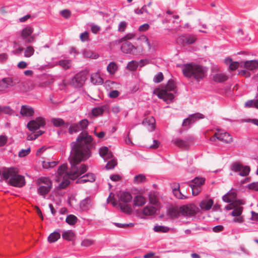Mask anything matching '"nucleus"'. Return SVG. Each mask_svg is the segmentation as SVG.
<instances>
[{"label": "nucleus", "instance_id": "obj_1", "mask_svg": "<svg viewBox=\"0 0 258 258\" xmlns=\"http://www.w3.org/2000/svg\"><path fill=\"white\" fill-rule=\"evenodd\" d=\"M92 140L91 136L83 132L78 136L77 141L72 143L69 158L71 164L70 172L67 171L66 164L60 166L57 170L56 180L61 181L59 185L60 188H64L69 184V179L74 180L86 172L87 167L85 165L81 164L80 167L79 165L82 161L87 160L91 156L90 147Z\"/></svg>", "mask_w": 258, "mask_h": 258}, {"label": "nucleus", "instance_id": "obj_2", "mask_svg": "<svg viewBox=\"0 0 258 258\" xmlns=\"http://www.w3.org/2000/svg\"><path fill=\"white\" fill-rule=\"evenodd\" d=\"M183 75L186 77H193L197 80L203 79L206 75V68L195 63H189L182 67Z\"/></svg>", "mask_w": 258, "mask_h": 258}, {"label": "nucleus", "instance_id": "obj_3", "mask_svg": "<svg viewBox=\"0 0 258 258\" xmlns=\"http://www.w3.org/2000/svg\"><path fill=\"white\" fill-rule=\"evenodd\" d=\"M3 176L5 179L13 186L20 187L25 184L24 177L18 174V170L16 168L11 167L5 169L3 172Z\"/></svg>", "mask_w": 258, "mask_h": 258}, {"label": "nucleus", "instance_id": "obj_4", "mask_svg": "<svg viewBox=\"0 0 258 258\" xmlns=\"http://www.w3.org/2000/svg\"><path fill=\"white\" fill-rule=\"evenodd\" d=\"M175 89V84L173 81H169L167 85L162 88H156L154 94L159 98L162 99L167 103L171 102L174 98V95L171 91Z\"/></svg>", "mask_w": 258, "mask_h": 258}, {"label": "nucleus", "instance_id": "obj_5", "mask_svg": "<svg viewBox=\"0 0 258 258\" xmlns=\"http://www.w3.org/2000/svg\"><path fill=\"white\" fill-rule=\"evenodd\" d=\"M38 183L40 184L37 189L38 193L44 197L47 194L52 187V183L50 180L46 177H41L38 180Z\"/></svg>", "mask_w": 258, "mask_h": 258}, {"label": "nucleus", "instance_id": "obj_6", "mask_svg": "<svg viewBox=\"0 0 258 258\" xmlns=\"http://www.w3.org/2000/svg\"><path fill=\"white\" fill-rule=\"evenodd\" d=\"M205 179L202 177H196L189 184L192 189V194L195 196L198 195L201 191V187L204 184Z\"/></svg>", "mask_w": 258, "mask_h": 258}, {"label": "nucleus", "instance_id": "obj_7", "mask_svg": "<svg viewBox=\"0 0 258 258\" xmlns=\"http://www.w3.org/2000/svg\"><path fill=\"white\" fill-rule=\"evenodd\" d=\"M46 121L44 118L39 116L35 119L30 121L27 125L28 129L31 132H35L40 127L44 126Z\"/></svg>", "mask_w": 258, "mask_h": 258}, {"label": "nucleus", "instance_id": "obj_8", "mask_svg": "<svg viewBox=\"0 0 258 258\" xmlns=\"http://www.w3.org/2000/svg\"><path fill=\"white\" fill-rule=\"evenodd\" d=\"M231 169L235 172H239V174L242 176L247 175L250 170L249 166H243L238 162L234 163L231 167Z\"/></svg>", "mask_w": 258, "mask_h": 258}, {"label": "nucleus", "instance_id": "obj_9", "mask_svg": "<svg viewBox=\"0 0 258 258\" xmlns=\"http://www.w3.org/2000/svg\"><path fill=\"white\" fill-rule=\"evenodd\" d=\"M197 212V208L192 204L180 207L181 215L185 217L194 216Z\"/></svg>", "mask_w": 258, "mask_h": 258}, {"label": "nucleus", "instance_id": "obj_10", "mask_svg": "<svg viewBox=\"0 0 258 258\" xmlns=\"http://www.w3.org/2000/svg\"><path fill=\"white\" fill-rule=\"evenodd\" d=\"M86 77L82 73H78L73 77L70 84L75 87H81L84 84Z\"/></svg>", "mask_w": 258, "mask_h": 258}, {"label": "nucleus", "instance_id": "obj_11", "mask_svg": "<svg viewBox=\"0 0 258 258\" xmlns=\"http://www.w3.org/2000/svg\"><path fill=\"white\" fill-rule=\"evenodd\" d=\"M33 29L30 26L24 28L21 31V36L23 40L27 43H31L34 40V36L31 35Z\"/></svg>", "mask_w": 258, "mask_h": 258}, {"label": "nucleus", "instance_id": "obj_12", "mask_svg": "<svg viewBox=\"0 0 258 258\" xmlns=\"http://www.w3.org/2000/svg\"><path fill=\"white\" fill-rule=\"evenodd\" d=\"M215 136L218 140L226 143H230L232 141L231 136L226 132H221L220 131H218L217 132L215 133Z\"/></svg>", "mask_w": 258, "mask_h": 258}, {"label": "nucleus", "instance_id": "obj_13", "mask_svg": "<svg viewBox=\"0 0 258 258\" xmlns=\"http://www.w3.org/2000/svg\"><path fill=\"white\" fill-rule=\"evenodd\" d=\"M204 116L200 113L191 114L183 121V126H187L195 122L198 119L204 118Z\"/></svg>", "mask_w": 258, "mask_h": 258}, {"label": "nucleus", "instance_id": "obj_14", "mask_svg": "<svg viewBox=\"0 0 258 258\" xmlns=\"http://www.w3.org/2000/svg\"><path fill=\"white\" fill-rule=\"evenodd\" d=\"M20 113L23 117H31L34 115V110L32 107L24 105L21 106Z\"/></svg>", "mask_w": 258, "mask_h": 258}, {"label": "nucleus", "instance_id": "obj_15", "mask_svg": "<svg viewBox=\"0 0 258 258\" xmlns=\"http://www.w3.org/2000/svg\"><path fill=\"white\" fill-rule=\"evenodd\" d=\"M133 200L134 206L137 207H142L147 203L146 198L141 194L135 196Z\"/></svg>", "mask_w": 258, "mask_h": 258}, {"label": "nucleus", "instance_id": "obj_16", "mask_svg": "<svg viewBox=\"0 0 258 258\" xmlns=\"http://www.w3.org/2000/svg\"><path fill=\"white\" fill-rule=\"evenodd\" d=\"M225 208L227 210H231L232 209H234L231 212V215L233 217H238L240 216L241 214L242 213L243 208L240 206H235V204L233 203L227 205Z\"/></svg>", "mask_w": 258, "mask_h": 258}, {"label": "nucleus", "instance_id": "obj_17", "mask_svg": "<svg viewBox=\"0 0 258 258\" xmlns=\"http://www.w3.org/2000/svg\"><path fill=\"white\" fill-rule=\"evenodd\" d=\"M143 124L150 132H152L155 128V119L153 116H149L143 121Z\"/></svg>", "mask_w": 258, "mask_h": 258}, {"label": "nucleus", "instance_id": "obj_18", "mask_svg": "<svg viewBox=\"0 0 258 258\" xmlns=\"http://www.w3.org/2000/svg\"><path fill=\"white\" fill-rule=\"evenodd\" d=\"M136 48L130 42H125L122 44L121 46V51L124 53H135Z\"/></svg>", "mask_w": 258, "mask_h": 258}, {"label": "nucleus", "instance_id": "obj_19", "mask_svg": "<svg viewBox=\"0 0 258 258\" xmlns=\"http://www.w3.org/2000/svg\"><path fill=\"white\" fill-rule=\"evenodd\" d=\"M12 86V81L10 78H4L0 81V92H5Z\"/></svg>", "mask_w": 258, "mask_h": 258}, {"label": "nucleus", "instance_id": "obj_20", "mask_svg": "<svg viewBox=\"0 0 258 258\" xmlns=\"http://www.w3.org/2000/svg\"><path fill=\"white\" fill-rule=\"evenodd\" d=\"M137 40L140 43L141 50H143V45L145 44L147 46L148 50L150 51L152 48L151 44L149 39L145 35H141L137 38Z\"/></svg>", "mask_w": 258, "mask_h": 258}, {"label": "nucleus", "instance_id": "obj_21", "mask_svg": "<svg viewBox=\"0 0 258 258\" xmlns=\"http://www.w3.org/2000/svg\"><path fill=\"white\" fill-rule=\"evenodd\" d=\"M236 192L234 189H231L227 194L223 196V200L227 203H232L236 198Z\"/></svg>", "mask_w": 258, "mask_h": 258}, {"label": "nucleus", "instance_id": "obj_22", "mask_svg": "<svg viewBox=\"0 0 258 258\" xmlns=\"http://www.w3.org/2000/svg\"><path fill=\"white\" fill-rule=\"evenodd\" d=\"M167 214L171 218H177L181 215L180 207L179 208L177 207L169 208Z\"/></svg>", "mask_w": 258, "mask_h": 258}, {"label": "nucleus", "instance_id": "obj_23", "mask_svg": "<svg viewBox=\"0 0 258 258\" xmlns=\"http://www.w3.org/2000/svg\"><path fill=\"white\" fill-rule=\"evenodd\" d=\"M214 204V202L212 199H205L202 200L199 206L203 211H207L210 210Z\"/></svg>", "mask_w": 258, "mask_h": 258}, {"label": "nucleus", "instance_id": "obj_24", "mask_svg": "<svg viewBox=\"0 0 258 258\" xmlns=\"http://www.w3.org/2000/svg\"><path fill=\"white\" fill-rule=\"evenodd\" d=\"M95 180V175L93 173H87L85 175L81 176L78 179L77 182L83 183L87 182H93Z\"/></svg>", "mask_w": 258, "mask_h": 258}, {"label": "nucleus", "instance_id": "obj_25", "mask_svg": "<svg viewBox=\"0 0 258 258\" xmlns=\"http://www.w3.org/2000/svg\"><path fill=\"white\" fill-rule=\"evenodd\" d=\"M99 154L105 161L111 158L112 156V153L106 147H102L99 149Z\"/></svg>", "mask_w": 258, "mask_h": 258}, {"label": "nucleus", "instance_id": "obj_26", "mask_svg": "<svg viewBox=\"0 0 258 258\" xmlns=\"http://www.w3.org/2000/svg\"><path fill=\"white\" fill-rule=\"evenodd\" d=\"M156 208L151 205H147L142 210V213L145 216H152L156 212Z\"/></svg>", "mask_w": 258, "mask_h": 258}, {"label": "nucleus", "instance_id": "obj_27", "mask_svg": "<svg viewBox=\"0 0 258 258\" xmlns=\"http://www.w3.org/2000/svg\"><path fill=\"white\" fill-rule=\"evenodd\" d=\"M92 203L90 199L86 198L82 200L80 204V207L82 211H87L91 209Z\"/></svg>", "mask_w": 258, "mask_h": 258}, {"label": "nucleus", "instance_id": "obj_28", "mask_svg": "<svg viewBox=\"0 0 258 258\" xmlns=\"http://www.w3.org/2000/svg\"><path fill=\"white\" fill-rule=\"evenodd\" d=\"M244 66L247 69L252 71L258 69V60H252L244 62Z\"/></svg>", "mask_w": 258, "mask_h": 258}, {"label": "nucleus", "instance_id": "obj_29", "mask_svg": "<svg viewBox=\"0 0 258 258\" xmlns=\"http://www.w3.org/2000/svg\"><path fill=\"white\" fill-rule=\"evenodd\" d=\"M119 199L123 203H128L131 202L133 198L131 193L127 191H123L120 194Z\"/></svg>", "mask_w": 258, "mask_h": 258}, {"label": "nucleus", "instance_id": "obj_30", "mask_svg": "<svg viewBox=\"0 0 258 258\" xmlns=\"http://www.w3.org/2000/svg\"><path fill=\"white\" fill-rule=\"evenodd\" d=\"M227 76L224 74L217 73L212 75V79L216 82H222L227 80Z\"/></svg>", "mask_w": 258, "mask_h": 258}, {"label": "nucleus", "instance_id": "obj_31", "mask_svg": "<svg viewBox=\"0 0 258 258\" xmlns=\"http://www.w3.org/2000/svg\"><path fill=\"white\" fill-rule=\"evenodd\" d=\"M119 207L121 211L125 214H131L133 212L132 206L127 203H120Z\"/></svg>", "mask_w": 258, "mask_h": 258}, {"label": "nucleus", "instance_id": "obj_32", "mask_svg": "<svg viewBox=\"0 0 258 258\" xmlns=\"http://www.w3.org/2000/svg\"><path fill=\"white\" fill-rule=\"evenodd\" d=\"M172 142L175 145L182 148L186 149L188 146V142L179 139L173 140Z\"/></svg>", "mask_w": 258, "mask_h": 258}, {"label": "nucleus", "instance_id": "obj_33", "mask_svg": "<svg viewBox=\"0 0 258 258\" xmlns=\"http://www.w3.org/2000/svg\"><path fill=\"white\" fill-rule=\"evenodd\" d=\"M83 54L84 57L92 59H97L99 57V54L91 50L85 49L83 51Z\"/></svg>", "mask_w": 258, "mask_h": 258}, {"label": "nucleus", "instance_id": "obj_34", "mask_svg": "<svg viewBox=\"0 0 258 258\" xmlns=\"http://www.w3.org/2000/svg\"><path fill=\"white\" fill-rule=\"evenodd\" d=\"M91 82L95 85H101L103 83V79L98 73L91 75Z\"/></svg>", "mask_w": 258, "mask_h": 258}, {"label": "nucleus", "instance_id": "obj_35", "mask_svg": "<svg viewBox=\"0 0 258 258\" xmlns=\"http://www.w3.org/2000/svg\"><path fill=\"white\" fill-rule=\"evenodd\" d=\"M146 181V177L144 174H139L136 175L133 180V183L135 184H139L145 182Z\"/></svg>", "mask_w": 258, "mask_h": 258}, {"label": "nucleus", "instance_id": "obj_36", "mask_svg": "<svg viewBox=\"0 0 258 258\" xmlns=\"http://www.w3.org/2000/svg\"><path fill=\"white\" fill-rule=\"evenodd\" d=\"M118 67L114 62H110L107 67V71L110 75H114L117 71Z\"/></svg>", "mask_w": 258, "mask_h": 258}, {"label": "nucleus", "instance_id": "obj_37", "mask_svg": "<svg viewBox=\"0 0 258 258\" xmlns=\"http://www.w3.org/2000/svg\"><path fill=\"white\" fill-rule=\"evenodd\" d=\"M57 63L64 70H68L72 67V60L70 59L61 60Z\"/></svg>", "mask_w": 258, "mask_h": 258}, {"label": "nucleus", "instance_id": "obj_38", "mask_svg": "<svg viewBox=\"0 0 258 258\" xmlns=\"http://www.w3.org/2000/svg\"><path fill=\"white\" fill-rule=\"evenodd\" d=\"M181 39L183 42L187 44H191L197 40V38L194 35L183 36L181 37Z\"/></svg>", "mask_w": 258, "mask_h": 258}, {"label": "nucleus", "instance_id": "obj_39", "mask_svg": "<svg viewBox=\"0 0 258 258\" xmlns=\"http://www.w3.org/2000/svg\"><path fill=\"white\" fill-rule=\"evenodd\" d=\"M60 237V233L58 232L54 231L49 235L48 240L49 242H54L57 241Z\"/></svg>", "mask_w": 258, "mask_h": 258}, {"label": "nucleus", "instance_id": "obj_40", "mask_svg": "<svg viewBox=\"0 0 258 258\" xmlns=\"http://www.w3.org/2000/svg\"><path fill=\"white\" fill-rule=\"evenodd\" d=\"M62 237L67 240H71L74 237V233L71 230L64 231L62 232Z\"/></svg>", "mask_w": 258, "mask_h": 258}, {"label": "nucleus", "instance_id": "obj_41", "mask_svg": "<svg viewBox=\"0 0 258 258\" xmlns=\"http://www.w3.org/2000/svg\"><path fill=\"white\" fill-rule=\"evenodd\" d=\"M153 230L156 232H167L170 230V228L167 226L161 225H156L154 226Z\"/></svg>", "mask_w": 258, "mask_h": 258}, {"label": "nucleus", "instance_id": "obj_42", "mask_svg": "<svg viewBox=\"0 0 258 258\" xmlns=\"http://www.w3.org/2000/svg\"><path fill=\"white\" fill-rule=\"evenodd\" d=\"M150 203L155 206L158 205V199L154 193L150 192L148 195Z\"/></svg>", "mask_w": 258, "mask_h": 258}, {"label": "nucleus", "instance_id": "obj_43", "mask_svg": "<svg viewBox=\"0 0 258 258\" xmlns=\"http://www.w3.org/2000/svg\"><path fill=\"white\" fill-rule=\"evenodd\" d=\"M78 218L75 215H70L68 216L66 219V222L69 225H74L77 222Z\"/></svg>", "mask_w": 258, "mask_h": 258}, {"label": "nucleus", "instance_id": "obj_44", "mask_svg": "<svg viewBox=\"0 0 258 258\" xmlns=\"http://www.w3.org/2000/svg\"><path fill=\"white\" fill-rule=\"evenodd\" d=\"M58 163L57 161H44L42 162L43 167L46 169L52 168L55 166Z\"/></svg>", "mask_w": 258, "mask_h": 258}, {"label": "nucleus", "instance_id": "obj_45", "mask_svg": "<svg viewBox=\"0 0 258 258\" xmlns=\"http://www.w3.org/2000/svg\"><path fill=\"white\" fill-rule=\"evenodd\" d=\"M34 49L31 46L27 47L24 51V56L26 57H30L34 54Z\"/></svg>", "mask_w": 258, "mask_h": 258}, {"label": "nucleus", "instance_id": "obj_46", "mask_svg": "<svg viewBox=\"0 0 258 258\" xmlns=\"http://www.w3.org/2000/svg\"><path fill=\"white\" fill-rule=\"evenodd\" d=\"M138 67V61L132 60L129 62L127 65V68L128 70L134 71L136 70Z\"/></svg>", "mask_w": 258, "mask_h": 258}, {"label": "nucleus", "instance_id": "obj_47", "mask_svg": "<svg viewBox=\"0 0 258 258\" xmlns=\"http://www.w3.org/2000/svg\"><path fill=\"white\" fill-rule=\"evenodd\" d=\"M53 125L56 127H59L64 124V121L60 118H53L51 120Z\"/></svg>", "mask_w": 258, "mask_h": 258}, {"label": "nucleus", "instance_id": "obj_48", "mask_svg": "<svg viewBox=\"0 0 258 258\" xmlns=\"http://www.w3.org/2000/svg\"><path fill=\"white\" fill-rule=\"evenodd\" d=\"M174 196L179 199H185L187 198V197L183 195L180 190V189L172 191Z\"/></svg>", "mask_w": 258, "mask_h": 258}, {"label": "nucleus", "instance_id": "obj_49", "mask_svg": "<svg viewBox=\"0 0 258 258\" xmlns=\"http://www.w3.org/2000/svg\"><path fill=\"white\" fill-rule=\"evenodd\" d=\"M94 243V240L90 239H84L81 242L82 246L89 247Z\"/></svg>", "mask_w": 258, "mask_h": 258}, {"label": "nucleus", "instance_id": "obj_50", "mask_svg": "<svg viewBox=\"0 0 258 258\" xmlns=\"http://www.w3.org/2000/svg\"><path fill=\"white\" fill-rule=\"evenodd\" d=\"M116 164V161L114 159H112L107 162L106 165V168L107 169H113Z\"/></svg>", "mask_w": 258, "mask_h": 258}, {"label": "nucleus", "instance_id": "obj_51", "mask_svg": "<svg viewBox=\"0 0 258 258\" xmlns=\"http://www.w3.org/2000/svg\"><path fill=\"white\" fill-rule=\"evenodd\" d=\"M81 130L78 124H75L71 126L69 129V132L71 134H73V133H76L77 132H79V131Z\"/></svg>", "mask_w": 258, "mask_h": 258}, {"label": "nucleus", "instance_id": "obj_52", "mask_svg": "<svg viewBox=\"0 0 258 258\" xmlns=\"http://www.w3.org/2000/svg\"><path fill=\"white\" fill-rule=\"evenodd\" d=\"M103 112V109L102 108H95L92 109V113L94 116H97L102 114Z\"/></svg>", "mask_w": 258, "mask_h": 258}, {"label": "nucleus", "instance_id": "obj_53", "mask_svg": "<svg viewBox=\"0 0 258 258\" xmlns=\"http://www.w3.org/2000/svg\"><path fill=\"white\" fill-rule=\"evenodd\" d=\"M81 130L85 129L88 125V121L87 119L81 120L78 124Z\"/></svg>", "mask_w": 258, "mask_h": 258}, {"label": "nucleus", "instance_id": "obj_54", "mask_svg": "<svg viewBox=\"0 0 258 258\" xmlns=\"http://www.w3.org/2000/svg\"><path fill=\"white\" fill-rule=\"evenodd\" d=\"M13 112V110L10 107L8 106H3V113L8 115H11Z\"/></svg>", "mask_w": 258, "mask_h": 258}, {"label": "nucleus", "instance_id": "obj_55", "mask_svg": "<svg viewBox=\"0 0 258 258\" xmlns=\"http://www.w3.org/2000/svg\"><path fill=\"white\" fill-rule=\"evenodd\" d=\"M163 79V75L162 73H158L154 78V82L155 83H159Z\"/></svg>", "mask_w": 258, "mask_h": 258}, {"label": "nucleus", "instance_id": "obj_56", "mask_svg": "<svg viewBox=\"0 0 258 258\" xmlns=\"http://www.w3.org/2000/svg\"><path fill=\"white\" fill-rule=\"evenodd\" d=\"M30 152V149L28 148L27 149H22L19 152V156L20 157H24L26 155H28Z\"/></svg>", "mask_w": 258, "mask_h": 258}, {"label": "nucleus", "instance_id": "obj_57", "mask_svg": "<svg viewBox=\"0 0 258 258\" xmlns=\"http://www.w3.org/2000/svg\"><path fill=\"white\" fill-rule=\"evenodd\" d=\"M247 187L250 190L258 191V182H252L247 185Z\"/></svg>", "mask_w": 258, "mask_h": 258}, {"label": "nucleus", "instance_id": "obj_58", "mask_svg": "<svg viewBox=\"0 0 258 258\" xmlns=\"http://www.w3.org/2000/svg\"><path fill=\"white\" fill-rule=\"evenodd\" d=\"M80 39L82 42L87 41L89 40V34L85 31L80 34Z\"/></svg>", "mask_w": 258, "mask_h": 258}, {"label": "nucleus", "instance_id": "obj_59", "mask_svg": "<svg viewBox=\"0 0 258 258\" xmlns=\"http://www.w3.org/2000/svg\"><path fill=\"white\" fill-rule=\"evenodd\" d=\"M150 60L148 59H143L138 61V66L142 68L143 67L150 63Z\"/></svg>", "mask_w": 258, "mask_h": 258}, {"label": "nucleus", "instance_id": "obj_60", "mask_svg": "<svg viewBox=\"0 0 258 258\" xmlns=\"http://www.w3.org/2000/svg\"><path fill=\"white\" fill-rule=\"evenodd\" d=\"M136 14L138 15L142 14L144 12L148 13L146 6L144 5L141 9H137L135 10Z\"/></svg>", "mask_w": 258, "mask_h": 258}, {"label": "nucleus", "instance_id": "obj_61", "mask_svg": "<svg viewBox=\"0 0 258 258\" xmlns=\"http://www.w3.org/2000/svg\"><path fill=\"white\" fill-rule=\"evenodd\" d=\"M8 141V138L5 135L0 136V147H3L6 145Z\"/></svg>", "mask_w": 258, "mask_h": 258}, {"label": "nucleus", "instance_id": "obj_62", "mask_svg": "<svg viewBox=\"0 0 258 258\" xmlns=\"http://www.w3.org/2000/svg\"><path fill=\"white\" fill-rule=\"evenodd\" d=\"M39 134L34 135H30L27 137L28 140H34L37 138L40 135H42L43 132L42 131H39Z\"/></svg>", "mask_w": 258, "mask_h": 258}, {"label": "nucleus", "instance_id": "obj_63", "mask_svg": "<svg viewBox=\"0 0 258 258\" xmlns=\"http://www.w3.org/2000/svg\"><path fill=\"white\" fill-rule=\"evenodd\" d=\"M112 194H110L107 198V202L110 203L112 206H115L116 205V202L114 199L113 197L111 196Z\"/></svg>", "mask_w": 258, "mask_h": 258}, {"label": "nucleus", "instance_id": "obj_64", "mask_svg": "<svg viewBox=\"0 0 258 258\" xmlns=\"http://www.w3.org/2000/svg\"><path fill=\"white\" fill-rule=\"evenodd\" d=\"M126 23L125 22H121L118 25V30L120 32H123L126 28Z\"/></svg>", "mask_w": 258, "mask_h": 258}]
</instances>
